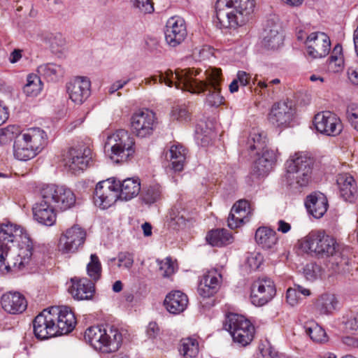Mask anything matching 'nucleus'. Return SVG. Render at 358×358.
I'll return each instance as SVG.
<instances>
[{
    "label": "nucleus",
    "instance_id": "37998d69",
    "mask_svg": "<svg viewBox=\"0 0 358 358\" xmlns=\"http://www.w3.org/2000/svg\"><path fill=\"white\" fill-rule=\"evenodd\" d=\"M304 329L310 339L315 343H325L327 341V336L324 330L316 322L310 321L304 325Z\"/></svg>",
    "mask_w": 358,
    "mask_h": 358
},
{
    "label": "nucleus",
    "instance_id": "4c0bfd02",
    "mask_svg": "<svg viewBox=\"0 0 358 358\" xmlns=\"http://www.w3.org/2000/svg\"><path fill=\"white\" fill-rule=\"evenodd\" d=\"M37 72L40 76L48 81L55 82L64 76V69L61 65L48 63L40 65L37 69Z\"/></svg>",
    "mask_w": 358,
    "mask_h": 358
},
{
    "label": "nucleus",
    "instance_id": "c756f323",
    "mask_svg": "<svg viewBox=\"0 0 358 358\" xmlns=\"http://www.w3.org/2000/svg\"><path fill=\"white\" fill-rule=\"evenodd\" d=\"M34 220L45 226H52L56 221V208L40 201L34 204L32 208Z\"/></svg>",
    "mask_w": 358,
    "mask_h": 358
},
{
    "label": "nucleus",
    "instance_id": "f257e3e1",
    "mask_svg": "<svg viewBox=\"0 0 358 358\" xmlns=\"http://www.w3.org/2000/svg\"><path fill=\"white\" fill-rule=\"evenodd\" d=\"M187 81L189 83L182 85V90L193 94H200L208 91L206 102L210 106L217 107L223 102L220 95V84L222 82L221 70L209 68L205 71L200 69H186Z\"/></svg>",
    "mask_w": 358,
    "mask_h": 358
},
{
    "label": "nucleus",
    "instance_id": "ea45409f",
    "mask_svg": "<svg viewBox=\"0 0 358 358\" xmlns=\"http://www.w3.org/2000/svg\"><path fill=\"white\" fill-rule=\"evenodd\" d=\"M57 202V210L64 211L74 206L76 196L69 188L59 186Z\"/></svg>",
    "mask_w": 358,
    "mask_h": 358
},
{
    "label": "nucleus",
    "instance_id": "b1692460",
    "mask_svg": "<svg viewBox=\"0 0 358 358\" xmlns=\"http://www.w3.org/2000/svg\"><path fill=\"white\" fill-rule=\"evenodd\" d=\"M66 88L72 101L81 104L90 96V79L87 77H76L67 84Z\"/></svg>",
    "mask_w": 358,
    "mask_h": 358
},
{
    "label": "nucleus",
    "instance_id": "58836bf2",
    "mask_svg": "<svg viewBox=\"0 0 358 358\" xmlns=\"http://www.w3.org/2000/svg\"><path fill=\"white\" fill-rule=\"evenodd\" d=\"M231 234L225 229L210 231L206 236V241L213 246L222 247L232 242Z\"/></svg>",
    "mask_w": 358,
    "mask_h": 358
},
{
    "label": "nucleus",
    "instance_id": "69168bd1",
    "mask_svg": "<svg viewBox=\"0 0 358 358\" xmlns=\"http://www.w3.org/2000/svg\"><path fill=\"white\" fill-rule=\"evenodd\" d=\"M130 80H131V78H128L125 80H117V81L115 82L110 86L109 90H108L109 93L110 94L115 93L117 90L124 87V86L126 85Z\"/></svg>",
    "mask_w": 358,
    "mask_h": 358
},
{
    "label": "nucleus",
    "instance_id": "f03ea898",
    "mask_svg": "<svg viewBox=\"0 0 358 358\" xmlns=\"http://www.w3.org/2000/svg\"><path fill=\"white\" fill-rule=\"evenodd\" d=\"M255 0H217L213 22L220 29L244 25L254 11Z\"/></svg>",
    "mask_w": 358,
    "mask_h": 358
},
{
    "label": "nucleus",
    "instance_id": "0eeeda50",
    "mask_svg": "<svg viewBox=\"0 0 358 358\" xmlns=\"http://www.w3.org/2000/svg\"><path fill=\"white\" fill-rule=\"evenodd\" d=\"M134 139L124 129H119L109 136L106 142V147L111 150L110 159L116 163L127 162L135 152Z\"/></svg>",
    "mask_w": 358,
    "mask_h": 358
},
{
    "label": "nucleus",
    "instance_id": "2eb2a0df",
    "mask_svg": "<svg viewBox=\"0 0 358 358\" xmlns=\"http://www.w3.org/2000/svg\"><path fill=\"white\" fill-rule=\"evenodd\" d=\"M88 148H71L64 155L63 166L68 171L76 174L85 170L90 163Z\"/></svg>",
    "mask_w": 358,
    "mask_h": 358
},
{
    "label": "nucleus",
    "instance_id": "338daca9",
    "mask_svg": "<svg viewBox=\"0 0 358 358\" xmlns=\"http://www.w3.org/2000/svg\"><path fill=\"white\" fill-rule=\"evenodd\" d=\"M66 44L65 38L61 34H57L51 41L52 48L55 47H64Z\"/></svg>",
    "mask_w": 358,
    "mask_h": 358
},
{
    "label": "nucleus",
    "instance_id": "5701e85b",
    "mask_svg": "<svg viewBox=\"0 0 358 358\" xmlns=\"http://www.w3.org/2000/svg\"><path fill=\"white\" fill-rule=\"evenodd\" d=\"M19 233L21 230L16 225L0 224V268L6 264V257Z\"/></svg>",
    "mask_w": 358,
    "mask_h": 358
},
{
    "label": "nucleus",
    "instance_id": "1a4fd4ad",
    "mask_svg": "<svg viewBox=\"0 0 358 358\" xmlns=\"http://www.w3.org/2000/svg\"><path fill=\"white\" fill-rule=\"evenodd\" d=\"M120 194L115 183V178H111L99 182L96 186L94 203L102 210L108 209L120 199Z\"/></svg>",
    "mask_w": 358,
    "mask_h": 358
},
{
    "label": "nucleus",
    "instance_id": "7c9ffc66",
    "mask_svg": "<svg viewBox=\"0 0 358 358\" xmlns=\"http://www.w3.org/2000/svg\"><path fill=\"white\" fill-rule=\"evenodd\" d=\"M281 27L278 24L268 21L264 31L263 44L268 49H278L284 41V36L280 31Z\"/></svg>",
    "mask_w": 358,
    "mask_h": 358
},
{
    "label": "nucleus",
    "instance_id": "6e6552de",
    "mask_svg": "<svg viewBox=\"0 0 358 358\" xmlns=\"http://www.w3.org/2000/svg\"><path fill=\"white\" fill-rule=\"evenodd\" d=\"M225 330L228 331L234 343L241 346H246L254 338L255 327L243 315L229 313L223 322Z\"/></svg>",
    "mask_w": 358,
    "mask_h": 358
},
{
    "label": "nucleus",
    "instance_id": "a18cd8bd",
    "mask_svg": "<svg viewBox=\"0 0 358 358\" xmlns=\"http://www.w3.org/2000/svg\"><path fill=\"white\" fill-rule=\"evenodd\" d=\"M59 185H46L41 189V200L57 210Z\"/></svg>",
    "mask_w": 358,
    "mask_h": 358
},
{
    "label": "nucleus",
    "instance_id": "e2e57ef3",
    "mask_svg": "<svg viewBox=\"0 0 358 358\" xmlns=\"http://www.w3.org/2000/svg\"><path fill=\"white\" fill-rule=\"evenodd\" d=\"M159 333V328L156 322H150L147 327L146 334L149 338H155Z\"/></svg>",
    "mask_w": 358,
    "mask_h": 358
},
{
    "label": "nucleus",
    "instance_id": "de8ad7c7",
    "mask_svg": "<svg viewBox=\"0 0 358 358\" xmlns=\"http://www.w3.org/2000/svg\"><path fill=\"white\" fill-rule=\"evenodd\" d=\"M162 197V187L159 185L149 186L143 192L142 198L147 204H152Z\"/></svg>",
    "mask_w": 358,
    "mask_h": 358
},
{
    "label": "nucleus",
    "instance_id": "393cba45",
    "mask_svg": "<svg viewBox=\"0 0 358 358\" xmlns=\"http://www.w3.org/2000/svg\"><path fill=\"white\" fill-rule=\"evenodd\" d=\"M222 282V275L216 269L206 272L198 286V292L203 298L213 296L220 288Z\"/></svg>",
    "mask_w": 358,
    "mask_h": 358
},
{
    "label": "nucleus",
    "instance_id": "7ed1b4c3",
    "mask_svg": "<svg viewBox=\"0 0 358 358\" xmlns=\"http://www.w3.org/2000/svg\"><path fill=\"white\" fill-rule=\"evenodd\" d=\"M301 248L307 253L321 257H331V262L340 268L348 264V259L336 240L323 231H312L300 241Z\"/></svg>",
    "mask_w": 358,
    "mask_h": 358
},
{
    "label": "nucleus",
    "instance_id": "6ab92c4d",
    "mask_svg": "<svg viewBox=\"0 0 358 358\" xmlns=\"http://www.w3.org/2000/svg\"><path fill=\"white\" fill-rule=\"evenodd\" d=\"M51 312L55 315L54 323H55L57 336L67 334L71 332L75 328L76 320L72 310L68 306H52Z\"/></svg>",
    "mask_w": 358,
    "mask_h": 358
},
{
    "label": "nucleus",
    "instance_id": "9b49d317",
    "mask_svg": "<svg viewBox=\"0 0 358 358\" xmlns=\"http://www.w3.org/2000/svg\"><path fill=\"white\" fill-rule=\"evenodd\" d=\"M155 113L143 108L136 111L131 117V127L133 133L140 138H145L152 134L156 125Z\"/></svg>",
    "mask_w": 358,
    "mask_h": 358
},
{
    "label": "nucleus",
    "instance_id": "c85d7f7f",
    "mask_svg": "<svg viewBox=\"0 0 358 358\" xmlns=\"http://www.w3.org/2000/svg\"><path fill=\"white\" fill-rule=\"evenodd\" d=\"M164 304L167 311L170 313L178 315L187 308L188 298L181 291H172L166 296Z\"/></svg>",
    "mask_w": 358,
    "mask_h": 358
},
{
    "label": "nucleus",
    "instance_id": "423d86ee",
    "mask_svg": "<svg viewBox=\"0 0 358 358\" xmlns=\"http://www.w3.org/2000/svg\"><path fill=\"white\" fill-rule=\"evenodd\" d=\"M122 341L121 333L113 327L91 326V346L102 353H110L119 349Z\"/></svg>",
    "mask_w": 358,
    "mask_h": 358
},
{
    "label": "nucleus",
    "instance_id": "a211bd4d",
    "mask_svg": "<svg viewBox=\"0 0 358 358\" xmlns=\"http://www.w3.org/2000/svg\"><path fill=\"white\" fill-rule=\"evenodd\" d=\"M55 315L51 312V308L45 309L39 313L33 321L34 333L35 336L40 340H45L51 337L57 336L55 323L52 317Z\"/></svg>",
    "mask_w": 358,
    "mask_h": 358
},
{
    "label": "nucleus",
    "instance_id": "864d4df0",
    "mask_svg": "<svg viewBox=\"0 0 358 358\" xmlns=\"http://www.w3.org/2000/svg\"><path fill=\"white\" fill-rule=\"evenodd\" d=\"M102 273V267L99 257L96 255H91V282L98 281Z\"/></svg>",
    "mask_w": 358,
    "mask_h": 358
},
{
    "label": "nucleus",
    "instance_id": "aec40b11",
    "mask_svg": "<svg viewBox=\"0 0 358 358\" xmlns=\"http://www.w3.org/2000/svg\"><path fill=\"white\" fill-rule=\"evenodd\" d=\"M165 40L171 47L180 44L186 38L187 32L183 18L178 16L170 17L166 24Z\"/></svg>",
    "mask_w": 358,
    "mask_h": 358
},
{
    "label": "nucleus",
    "instance_id": "09e8293b",
    "mask_svg": "<svg viewBox=\"0 0 358 358\" xmlns=\"http://www.w3.org/2000/svg\"><path fill=\"white\" fill-rule=\"evenodd\" d=\"M274 164V162L268 163V159L259 156L255 162L253 171L257 176H264L269 173Z\"/></svg>",
    "mask_w": 358,
    "mask_h": 358
},
{
    "label": "nucleus",
    "instance_id": "4be33fe9",
    "mask_svg": "<svg viewBox=\"0 0 358 358\" xmlns=\"http://www.w3.org/2000/svg\"><path fill=\"white\" fill-rule=\"evenodd\" d=\"M250 203L245 199L236 201L231 208L227 222L231 229H236L248 222L252 215Z\"/></svg>",
    "mask_w": 358,
    "mask_h": 358
},
{
    "label": "nucleus",
    "instance_id": "052dcab7",
    "mask_svg": "<svg viewBox=\"0 0 358 358\" xmlns=\"http://www.w3.org/2000/svg\"><path fill=\"white\" fill-rule=\"evenodd\" d=\"M346 117L350 124H355L358 119V104L350 103L347 106Z\"/></svg>",
    "mask_w": 358,
    "mask_h": 358
},
{
    "label": "nucleus",
    "instance_id": "13d9d810",
    "mask_svg": "<svg viewBox=\"0 0 358 358\" xmlns=\"http://www.w3.org/2000/svg\"><path fill=\"white\" fill-rule=\"evenodd\" d=\"M118 267L124 266L129 269L134 264V255L129 252H121L117 255Z\"/></svg>",
    "mask_w": 358,
    "mask_h": 358
},
{
    "label": "nucleus",
    "instance_id": "bb28decb",
    "mask_svg": "<svg viewBox=\"0 0 358 358\" xmlns=\"http://www.w3.org/2000/svg\"><path fill=\"white\" fill-rule=\"evenodd\" d=\"M340 196L344 201L352 203L357 196V185L355 178L349 173H341L336 177Z\"/></svg>",
    "mask_w": 358,
    "mask_h": 358
},
{
    "label": "nucleus",
    "instance_id": "f8f14e48",
    "mask_svg": "<svg viewBox=\"0 0 358 358\" xmlns=\"http://www.w3.org/2000/svg\"><path fill=\"white\" fill-rule=\"evenodd\" d=\"M43 259V254L39 248L34 246L32 241L27 238V241L20 244L17 259L12 263V265L8 262L6 268L9 270L11 269V267L20 270L30 263L38 265L42 262Z\"/></svg>",
    "mask_w": 358,
    "mask_h": 358
},
{
    "label": "nucleus",
    "instance_id": "9d476101",
    "mask_svg": "<svg viewBox=\"0 0 358 358\" xmlns=\"http://www.w3.org/2000/svg\"><path fill=\"white\" fill-rule=\"evenodd\" d=\"M86 231L78 225L66 229L60 236L58 250L62 254H73L83 248L86 240Z\"/></svg>",
    "mask_w": 358,
    "mask_h": 358
},
{
    "label": "nucleus",
    "instance_id": "2f4dec72",
    "mask_svg": "<svg viewBox=\"0 0 358 358\" xmlns=\"http://www.w3.org/2000/svg\"><path fill=\"white\" fill-rule=\"evenodd\" d=\"M115 183L121 200H131L141 191V182L138 178H128L123 180L115 179Z\"/></svg>",
    "mask_w": 358,
    "mask_h": 358
},
{
    "label": "nucleus",
    "instance_id": "a878e982",
    "mask_svg": "<svg viewBox=\"0 0 358 358\" xmlns=\"http://www.w3.org/2000/svg\"><path fill=\"white\" fill-rule=\"evenodd\" d=\"M1 304L3 309L10 314L22 313L27 307V301L22 294L9 292L2 295Z\"/></svg>",
    "mask_w": 358,
    "mask_h": 358
},
{
    "label": "nucleus",
    "instance_id": "5fc2aeb1",
    "mask_svg": "<svg viewBox=\"0 0 358 358\" xmlns=\"http://www.w3.org/2000/svg\"><path fill=\"white\" fill-rule=\"evenodd\" d=\"M157 262L160 274L163 277H169L175 272V266L171 258L166 257L164 260H157Z\"/></svg>",
    "mask_w": 358,
    "mask_h": 358
},
{
    "label": "nucleus",
    "instance_id": "a19ab883",
    "mask_svg": "<svg viewBox=\"0 0 358 358\" xmlns=\"http://www.w3.org/2000/svg\"><path fill=\"white\" fill-rule=\"evenodd\" d=\"M338 301L332 294H322L316 302V308L322 314H330L336 308Z\"/></svg>",
    "mask_w": 358,
    "mask_h": 358
},
{
    "label": "nucleus",
    "instance_id": "c03bdc74",
    "mask_svg": "<svg viewBox=\"0 0 358 358\" xmlns=\"http://www.w3.org/2000/svg\"><path fill=\"white\" fill-rule=\"evenodd\" d=\"M179 351L185 358H194L199 353V343L193 338H182Z\"/></svg>",
    "mask_w": 358,
    "mask_h": 358
},
{
    "label": "nucleus",
    "instance_id": "39448f33",
    "mask_svg": "<svg viewBox=\"0 0 358 358\" xmlns=\"http://www.w3.org/2000/svg\"><path fill=\"white\" fill-rule=\"evenodd\" d=\"M47 135L40 128H30L15 140L13 155L20 161H28L36 157L46 144Z\"/></svg>",
    "mask_w": 358,
    "mask_h": 358
},
{
    "label": "nucleus",
    "instance_id": "cd10ccee",
    "mask_svg": "<svg viewBox=\"0 0 358 358\" xmlns=\"http://www.w3.org/2000/svg\"><path fill=\"white\" fill-rule=\"evenodd\" d=\"M191 220L192 217L182 203L175 205L166 216L169 227L176 230L183 229Z\"/></svg>",
    "mask_w": 358,
    "mask_h": 358
},
{
    "label": "nucleus",
    "instance_id": "79ce46f5",
    "mask_svg": "<svg viewBox=\"0 0 358 358\" xmlns=\"http://www.w3.org/2000/svg\"><path fill=\"white\" fill-rule=\"evenodd\" d=\"M343 48L341 45L337 44L334 46L331 56L327 62L329 71L337 73L342 70L343 65Z\"/></svg>",
    "mask_w": 358,
    "mask_h": 358
},
{
    "label": "nucleus",
    "instance_id": "20e7f679",
    "mask_svg": "<svg viewBox=\"0 0 358 358\" xmlns=\"http://www.w3.org/2000/svg\"><path fill=\"white\" fill-rule=\"evenodd\" d=\"M313 159L303 152H296L285 162V182L290 189L300 192L307 187L312 177Z\"/></svg>",
    "mask_w": 358,
    "mask_h": 358
},
{
    "label": "nucleus",
    "instance_id": "8fccbe9b",
    "mask_svg": "<svg viewBox=\"0 0 358 358\" xmlns=\"http://www.w3.org/2000/svg\"><path fill=\"white\" fill-rule=\"evenodd\" d=\"M171 117L178 121H187L189 120L190 113L185 104H177L173 107Z\"/></svg>",
    "mask_w": 358,
    "mask_h": 358
},
{
    "label": "nucleus",
    "instance_id": "3c124183",
    "mask_svg": "<svg viewBox=\"0 0 358 358\" xmlns=\"http://www.w3.org/2000/svg\"><path fill=\"white\" fill-rule=\"evenodd\" d=\"M132 7L143 14L154 13V3L152 0H131Z\"/></svg>",
    "mask_w": 358,
    "mask_h": 358
},
{
    "label": "nucleus",
    "instance_id": "0e129e2a",
    "mask_svg": "<svg viewBox=\"0 0 358 358\" xmlns=\"http://www.w3.org/2000/svg\"><path fill=\"white\" fill-rule=\"evenodd\" d=\"M261 157H264L266 159H268L269 162H276V153L275 151L273 150L268 149L266 147L264 150H260Z\"/></svg>",
    "mask_w": 358,
    "mask_h": 358
},
{
    "label": "nucleus",
    "instance_id": "bf43d9fd",
    "mask_svg": "<svg viewBox=\"0 0 358 358\" xmlns=\"http://www.w3.org/2000/svg\"><path fill=\"white\" fill-rule=\"evenodd\" d=\"M343 322L346 330L358 332V313L351 314Z\"/></svg>",
    "mask_w": 358,
    "mask_h": 358
},
{
    "label": "nucleus",
    "instance_id": "603ef678",
    "mask_svg": "<svg viewBox=\"0 0 358 358\" xmlns=\"http://www.w3.org/2000/svg\"><path fill=\"white\" fill-rule=\"evenodd\" d=\"M20 127L17 125H8L6 127L0 129V135L5 143L12 141V139L21 135Z\"/></svg>",
    "mask_w": 358,
    "mask_h": 358
},
{
    "label": "nucleus",
    "instance_id": "473e14b6",
    "mask_svg": "<svg viewBox=\"0 0 358 358\" xmlns=\"http://www.w3.org/2000/svg\"><path fill=\"white\" fill-rule=\"evenodd\" d=\"M305 206L315 218L322 217L327 210L328 201L322 193H315L307 196Z\"/></svg>",
    "mask_w": 358,
    "mask_h": 358
},
{
    "label": "nucleus",
    "instance_id": "774afa93",
    "mask_svg": "<svg viewBox=\"0 0 358 358\" xmlns=\"http://www.w3.org/2000/svg\"><path fill=\"white\" fill-rule=\"evenodd\" d=\"M342 342L343 344L347 345L350 348H358V338L352 336H345L342 338Z\"/></svg>",
    "mask_w": 358,
    "mask_h": 358
},
{
    "label": "nucleus",
    "instance_id": "f704fd0d",
    "mask_svg": "<svg viewBox=\"0 0 358 358\" xmlns=\"http://www.w3.org/2000/svg\"><path fill=\"white\" fill-rule=\"evenodd\" d=\"M169 153L172 169L174 171H181L185 163L187 149L182 145L177 143L170 147Z\"/></svg>",
    "mask_w": 358,
    "mask_h": 358
},
{
    "label": "nucleus",
    "instance_id": "6e6d98bb",
    "mask_svg": "<svg viewBox=\"0 0 358 358\" xmlns=\"http://www.w3.org/2000/svg\"><path fill=\"white\" fill-rule=\"evenodd\" d=\"M263 262V257L259 253L250 254L246 259L245 266L248 267L249 270H257Z\"/></svg>",
    "mask_w": 358,
    "mask_h": 358
},
{
    "label": "nucleus",
    "instance_id": "72a5a7b5",
    "mask_svg": "<svg viewBox=\"0 0 358 358\" xmlns=\"http://www.w3.org/2000/svg\"><path fill=\"white\" fill-rule=\"evenodd\" d=\"M68 292L76 300H88L90 299L88 295L90 292V280L85 278H72L70 280Z\"/></svg>",
    "mask_w": 358,
    "mask_h": 358
},
{
    "label": "nucleus",
    "instance_id": "e433bc0d",
    "mask_svg": "<svg viewBox=\"0 0 358 358\" xmlns=\"http://www.w3.org/2000/svg\"><path fill=\"white\" fill-rule=\"evenodd\" d=\"M266 136L264 131L258 129H252L246 142V149L250 152H255L257 155H260V150H264L266 147Z\"/></svg>",
    "mask_w": 358,
    "mask_h": 358
},
{
    "label": "nucleus",
    "instance_id": "dca6fc26",
    "mask_svg": "<svg viewBox=\"0 0 358 358\" xmlns=\"http://www.w3.org/2000/svg\"><path fill=\"white\" fill-rule=\"evenodd\" d=\"M313 123L317 131L330 136L338 135L343 129L340 118L335 113L328 110L316 114Z\"/></svg>",
    "mask_w": 358,
    "mask_h": 358
},
{
    "label": "nucleus",
    "instance_id": "4d7b16f0",
    "mask_svg": "<svg viewBox=\"0 0 358 358\" xmlns=\"http://www.w3.org/2000/svg\"><path fill=\"white\" fill-rule=\"evenodd\" d=\"M303 273L308 280H313L320 276V266L313 263L308 264L303 269Z\"/></svg>",
    "mask_w": 358,
    "mask_h": 358
},
{
    "label": "nucleus",
    "instance_id": "680f3d73",
    "mask_svg": "<svg viewBox=\"0 0 358 358\" xmlns=\"http://www.w3.org/2000/svg\"><path fill=\"white\" fill-rule=\"evenodd\" d=\"M300 296L297 292V289L294 287H290L287 290L286 292V300L287 302L292 306H294L299 303L300 301Z\"/></svg>",
    "mask_w": 358,
    "mask_h": 358
},
{
    "label": "nucleus",
    "instance_id": "4468645a",
    "mask_svg": "<svg viewBox=\"0 0 358 358\" xmlns=\"http://www.w3.org/2000/svg\"><path fill=\"white\" fill-rule=\"evenodd\" d=\"M276 289L273 281L266 277L258 278L252 285L250 300L253 305L262 306L275 295Z\"/></svg>",
    "mask_w": 358,
    "mask_h": 358
},
{
    "label": "nucleus",
    "instance_id": "f3484780",
    "mask_svg": "<svg viewBox=\"0 0 358 358\" xmlns=\"http://www.w3.org/2000/svg\"><path fill=\"white\" fill-rule=\"evenodd\" d=\"M305 44L307 55L313 59L326 57L331 48L329 37L325 33L320 31L310 34L306 37Z\"/></svg>",
    "mask_w": 358,
    "mask_h": 358
},
{
    "label": "nucleus",
    "instance_id": "412c9836",
    "mask_svg": "<svg viewBox=\"0 0 358 358\" xmlns=\"http://www.w3.org/2000/svg\"><path fill=\"white\" fill-rule=\"evenodd\" d=\"M187 76L186 69L177 70L176 72L168 70L164 73H159L150 78H145L144 83L145 85H150L152 83H157L159 81L160 83H164L169 87L174 85L176 88L181 89L182 85L189 83Z\"/></svg>",
    "mask_w": 358,
    "mask_h": 358
},
{
    "label": "nucleus",
    "instance_id": "ddd939ff",
    "mask_svg": "<svg viewBox=\"0 0 358 358\" xmlns=\"http://www.w3.org/2000/svg\"><path fill=\"white\" fill-rule=\"evenodd\" d=\"M296 116V107L289 100L281 101L274 103L268 115L272 124L278 127H288Z\"/></svg>",
    "mask_w": 358,
    "mask_h": 358
},
{
    "label": "nucleus",
    "instance_id": "49530a36",
    "mask_svg": "<svg viewBox=\"0 0 358 358\" xmlns=\"http://www.w3.org/2000/svg\"><path fill=\"white\" fill-rule=\"evenodd\" d=\"M42 90V83L40 77L35 74H29L27 83L23 87V92L27 96H37Z\"/></svg>",
    "mask_w": 358,
    "mask_h": 358
},
{
    "label": "nucleus",
    "instance_id": "c9c22d12",
    "mask_svg": "<svg viewBox=\"0 0 358 358\" xmlns=\"http://www.w3.org/2000/svg\"><path fill=\"white\" fill-rule=\"evenodd\" d=\"M255 241L263 248L272 249L278 242L276 232L268 227H260L255 232Z\"/></svg>",
    "mask_w": 358,
    "mask_h": 358
}]
</instances>
